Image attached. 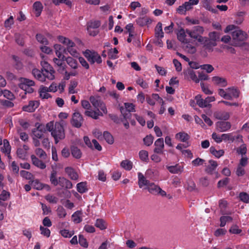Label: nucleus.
<instances>
[{
    "mask_svg": "<svg viewBox=\"0 0 249 249\" xmlns=\"http://www.w3.org/2000/svg\"><path fill=\"white\" fill-rule=\"evenodd\" d=\"M209 37H206V39L203 42V47L209 51H213V47L217 45L216 41L220 39V34L216 32H212L209 33Z\"/></svg>",
    "mask_w": 249,
    "mask_h": 249,
    "instance_id": "obj_4",
    "label": "nucleus"
},
{
    "mask_svg": "<svg viewBox=\"0 0 249 249\" xmlns=\"http://www.w3.org/2000/svg\"><path fill=\"white\" fill-rule=\"evenodd\" d=\"M46 128L48 131L51 132L55 143H57L65 137L63 126L60 122H57L54 124L53 122H50L46 124Z\"/></svg>",
    "mask_w": 249,
    "mask_h": 249,
    "instance_id": "obj_2",
    "label": "nucleus"
},
{
    "mask_svg": "<svg viewBox=\"0 0 249 249\" xmlns=\"http://www.w3.org/2000/svg\"><path fill=\"white\" fill-rule=\"evenodd\" d=\"M78 242L80 244V245L84 248H86L88 247V243L87 242V241L83 235L80 234L79 235Z\"/></svg>",
    "mask_w": 249,
    "mask_h": 249,
    "instance_id": "obj_53",
    "label": "nucleus"
},
{
    "mask_svg": "<svg viewBox=\"0 0 249 249\" xmlns=\"http://www.w3.org/2000/svg\"><path fill=\"white\" fill-rule=\"evenodd\" d=\"M32 184L34 188L36 190H42L45 189L47 191H50L51 190L50 186L46 184H43L40 182L38 180L36 179L32 182Z\"/></svg>",
    "mask_w": 249,
    "mask_h": 249,
    "instance_id": "obj_17",
    "label": "nucleus"
},
{
    "mask_svg": "<svg viewBox=\"0 0 249 249\" xmlns=\"http://www.w3.org/2000/svg\"><path fill=\"white\" fill-rule=\"evenodd\" d=\"M121 166L126 170H130L132 168L133 164L131 161L126 160L121 162Z\"/></svg>",
    "mask_w": 249,
    "mask_h": 249,
    "instance_id": "obj_45",
    "label": "nucleus"
},
{
    "mask_svg": "<svg viewBox=\"0 0 249 249\" xmlns=\"http://www.w3.org/2000/svg\"><path fill=\"white\" fill-rule=\"evenodd\" d=\"M118 53L117 48H114L111 49L108 52V57L111 59H116L117 58L116 54Z\"/></svg>",
    "mask_w": 249,
    "mask_h": 249,
    "instance_id": "obj_64",
    "label": "nucleus"
},
{
    "mask_svg": "<svg viewBox=\"0 0 249 249\" xmlns=\"http://www.w3.org/2000/svg\"><path fill=\"white\" fill-rule=\"evenodd\" d=\"M210 152L216 158H220L224 154L223 150H216L214 147H211L210 148Z\"/></svg>",
    "mask_w": 249,
    "mask_h": 249,
    "instance_id": "obj_42",
    "label": "nucleus"
},
{
    "mask_svg": "<svg viewBox=\"0 0 249 249\" xmlns=\"http://www.w3.org/2000/svg\"><path fill=\"white\" fill-rule=\"evenodd\" d=\"M36 128L33 131L34 136L36 138H41L47 130L46 125L36 124Z\"/></svg>",
    "mask_w": 249,
    "mask_h": 249,
    "instance_id": "obj_11",
    "label": "nucleus"
},
{
    "mask_svg": "<svg viewBox=\"0 0 249 249\" xmlns=\"http://www.w3.org/2000/svg\"><path fill=\"white\" fill-rule=\"evenodd\" d=\"M11 170L16 176H18L19 167L15 161H13L11 164Z\"/></svg>",
    "mask_w": 249,
    "mask_h": 249,
    "instance_id": "obj_60",
    "label": "nucleus"
},
{
    "mask_svg": "<svg viewBox=\"0 0 249 249\" xmlns=\"http://www.w3.org/2000/svg\"><path fill=\"white\" fill-rule=\"evenodd\" d=\"M39 105V103L37 101H31L28 105L24 106L22 107L24 111L32 112H34L37 108Z\"/></svg>",
    "mask_w": 249,
    "mask_h": 249,
    "instance_id": "obj_14",
    "label": "nucleus"
},
{
    "mask_svg": "<svg viewBox=\"0 0 249 249\" xmlns=\"http://www.w3.org/2000/svg\"><path fill=\"white\" fill-rule=\"evenodd\" d=\"M65 171L71 179L74 180L78 179V175L72 168L71 167H66Z\"/></svg>",
    "mask_w": 249,
    "mask_h": 249,
    "instance_id": "obj_24",
    "label": "nucleus"
},
{
    "mask_svg": "<svg viewBox=\"0 0 249 249\" xmlns=\"http://www.w3.org/2000/svg\"><path fill=\"white\" fill-rule=\"evenodd\" d=\"M175 138L181 142H186L189 139L190 137L185 132H180L176 134Z\"/></svg>",
    "mask_w": 249,
    "mask_h": 249,
    "instance_id": "obj_34",
    "label": "nucleus"
},
{
    "mask_svg": "<svg viewBox=\"0 0 249 249\" xmlns=\"http://www.w3.org/2000/svg\"><path fill=\"white\" fill-rule=\"evenodd\" d=\"M42 74L44 76V82L45 81L46 78L49 80L54 79V71L53 68L48 70H42Z\"/></svg>",
    "mask_w": 249,
    "mask_h": 249,
    "instance_id": "obj_23",
    "label": "nucleus"
},
{
    "mask_svg": "<svg viewBox=\"0 0 249 249\" xmlns=\"http://www.w3.org/2000/svg\"><path fill=\"white\" fill-rule=\"evenodd\" d=\"M227 95L229 96V98H227V100L237 98L239 97V91L234 87L229 88L227 89Z\"/></svg>",
    "mask_w": 249,
    "mask_h": 249,
    "instance_id": "obj_19",
    "label": "nucleus"
},
{
    "mask_svg": "<svg viewBox=\"0 0 249 249\" xmlns=\"http://www.w3.org/2000/svg\"><path fill=\"white\" fill-rule=\"evenodd\" d=\"M185 77L190 78L195 83H198L199 82V79H198L195 72L191 68H188L183 71Z\"/></svg>",
    "mask_w": 249,
    "mask_h": 249,
    "instance_id": "obj_16",
    "label": "nucleus"
},
{
    "mask_svg": "<svg viewBox=\"0 0 249 249\" xmlns=\"http://www.w3.org/2000/svg\"><path fill=\"white\" fill-rule=\"evenodd\" d=\"M81 106L83 108L86 109L84 114L95 120L99 118V116H102L103 113L98 109L95 110L91 109V107L89 101L87 100H82L81 102Z\"/></svg>",
    "mask_w": 249,
    "mask_h": 249,
    "instance_id": "obj_5",
    "label": "nucleus"
},
{
    "mask_svg": "<svg viewBox=\"0 0 249 249\" xmlns=\"http://www.w3.org/2000/svg\"><path fill=\"white\" fill-rule=\"evenodd\" d=\"M101 22L99 20L91 21L87 24V28L89 29H96L100 27Z\"/></svg>",
    "mask_w": 249,
    "mask_h": 249,
    "instance_id": "obj_44",
    "label": "nucleus"
},
{
    "mask_svg": "<svg viewBox=\"0 0 249 249\" xmlns=\"http://www.w3.org/2000/svg\"><path fill=\"white\" fill-rule=\"evenodd\" d=\"M219 206L222 214L223 215L231 214L230 211L228 210L227 202L226 201L223 200H220Z\"/></svg>",
    "mask_w": 249,
    "mask_h": 249,
    "instance_id": "obj_28",
    "label": "nucleus"
},
{
    "mask_svg": "<svg viewBox=\"0 0 249 249\" xmlns=\"http://www.w3.org/2000/svg\"><path fill=\"white\" fill-rule=\"evenodd\" d=\"M84 55L91 64L95 62L100 64L102 61L101 56L95 51L86 50L84 53Z\"/></svg>",
    "mask_w": 249,
    "mask_h": 249,
    "instance_id": "obj_8",
    "label": "nucleus"
},
{
    "mask_svg": "<svg viewBox=\"0 0 249 249\" xmlns=\"http://www.w3.org/2000/svg\"><path fill=\"white\" fill-rule=\"evenodd\" d=\"M57 172L55 169H53L50 176V181L52 184L54 186L59 184V178H57Z\"/></svg>",
    "mask_w": 249,
    "mask_h": 249,
    "instance_id": "obj_25",
    "label": "nucleus"
},
{
    "mask_svg": "<svg viewBox=\"0 0 249 249\" xmlns=\"http://www.w3.org/2000/svg\"><path fill=\"white\" fill-rule=\"evenodd\" d=\"M240 199L245 202V203H249V195L245 192H242L240 193L239 196Z\"/></svg>",
    "mask_w": 249,
    "mask_h": 249,
    "instance_id": "obj_54",
    "label": "nucleus"
},
{
    "mask_svg": "<svg viewBox=\"0 0 249 249\" xmlns=\"http://www.w3.org/2000/svg\"><path fill=\"white\" fill-rule=\"evenodd\" d=\"M186 30L181 29L177 34L178 39L183 43H187L188 42L187 39L186 38Z\"/></svg>",
    "mask_w": 249,
    "mask_h": 249,
    "instance_id": "obj_33",
    "label": "nucleus"
},
{
    "mask_svg": "<svg viewBox=\"0 0 249 249\" xmlns=\"http://www.w3.org/2000/svg\"><path fill=\"white\" fill-rule=\"evenodd\" d=\"M37 40L41 44L43 45H48V41L43 35L38 34L36 35Z\"/></svg>",
    "mask_w": 249,
    "mask_h": 249,
    "instance_id": "obj_50",
    "label": "nucleus"
},
{
    "mask_svg": "<svg viewBox=\"0 0 249 249\" xmlns=\"http://www.w3.org/2000/svg\"><path fill=\"white\" fill-rule=\"evenodd\" d=\"M1 151L2 153H4L5 155H7L9 159H11L10 156L11 146L7 140L4 139L3 140V146L1 147Z\"/></svg>",
    "mask_w": 249,
    "mask_h": 249,
    "instance_id": "obj_21",
    "label": "nucleus"
},
{
    "mask_svg": "<svg viewBox=\"0 0 249 249\" xmlns=\"http://www.w3.org/2000/svg\"><path fill=\"white\" fill-rule=\"evenodd\" d=\"M33 9L36 16L38 17L40 15L43 9L42 4L39 1H36L33 4Z\"/></svg>",
    "mask_w": 249,
    "mask_h": 249,
    "instance_id": "obj_35",
    "label": "nucleus"
},
{
    "mask_svg": "<svg viewBox=\"0 0 249 249\" xmlns=\"http://www.w3.org/2000/svg\"><path fill=\"white\" fill-rule=\"evenodd\" d=\"M214 116L217 119L227 120L230 118V113L224 111H216L214 113Z\"/></svg>",
    "mask_w": 249,
    "mask_h": 249,
    "instance_id": "obj_26",
    "label": "nucleus"
},
{
    "mask_svg": "<svg viewBox=\"0 0 249 249\" xmlns=\"http://www.w3.org/2000/svg\"><path fill=\"white\" fill-rule=\"evenodd\" d=\"M150 183V181L146 179L142 173H138V184L140 188L144 186L147 187Z\"/></svg>",
    "mask_w": 249,
    "mask_h": 249,
    "instance_id": "obj_27",
    "label": "nucleus"
},
{
    "mask_svg": "<svg viewBox=\"0 0 249 249\" xmlns=\"http://www.w3.org/2000/svg\"><path fill=\"white\" fill-rule=\"evenodd\" d=\"M216 129L220 132H225L231 127V124L229 122L220 121L216 123Z\"/></svg>",
    "mask_w": 249,
    "mask_h": 249,
    "instance_id": "obj_13",
    "label": "nucleus"
},
{
    "mask_svg": "<svg viewBox=\"0 0 249 249\" xmlns=\"http://www.w3.org/2000/svg\"><path fill=\"white\" fill-rule=\"evenodd\" d=\"M20 175L22 178L26 179H31L33 177V175L31 173L24 170H21L20 172Z\"/></svg>",
    "mask_w": 249,
    "mask_h": 249,
    "instance_id": "obj_62",
    "label": "nucleus"
},
{
    "mask_svg": "<svg viewBox=\"0 0 249 249\" xmlns=\"http://www.w3.org/2000/svg\"><path fill=\"white\" fill-rule=\"evenodd\" d=\"M35 153L41 159L45 160L47 158V154L46 152L41 148H36L35 150Z\"/></svg>",
    "mask_w": 249,
    "mask_h": 249,
    "instance_id": "obj_47",
    "label": "nucleus"
},
{
    "mask_svg": "<svg viewBox=\"0 0 249 249\" xmlns=\"http://www.w3.org/2000/svg\"><path fill=\"white\" fill-rule=\"evenodd\" d=\"M155 36L158 38H162L163 37V32L162 28V23L158 22L155 28Z\"/></svg>",
    "mask_w": 249,
    "mask_h": 249,
    "instance_id": "obj_36",
    "label": "nucleus"
},
{
    "mask_svg": "<svg viewBox=\"0 0 249 249\" xmlns=\"http://www.w3.org/2000/svg\"><path fill=\"white\" fill-rule=\"evenodd\" d=\"M71 153L72 156L76 159L80 158L82 155L81 150L75 146L71 147Z\"/></svg>",
    "mask_w": 249,
    "mask_h": 249,
    "instance_id": "obj_41",
    "label": "nucleus"
},
{
    "mask_svg": "<svg viewBox=\"0 0 249 249\" xmlns=\"http://www.w3.org/2000/svg\"><path fill=\"white\" fill-rule=\"evenodd\" d=\"M77 82L75 81H71L69 88V92L71 94H73L75 93L74 89L77 86Z\"/></svg>",
    "mask_w": 249,
    "mask_h": 249,
    "instance_id": "obj_56",
    "label": "nucleus"
},
{
    "mask_svg": "<svg viewBox=\"0 0 249 249\" xmlns=\"http://www.w3.org/2000/svg\"><path fill=\"white\" fill-rule=\"evenodd\" d=\"M149 193L153 195H157L158 190H160V187L156 185L154 183L150 182L146 187Z\"/></svg>",
    "mask_w": 249,
    "mask_h": 249,
    "instance_id": "obj_39",
    "label": "nucleus"
},
{
    "mask_svg": "<svg viewBox=\"0 0 249 249\" xmlns=\"http://www.w3.org/2000/svg\"><path fill=\"white\" fill-rule=\"evenodd\" d=\"M76 187L77 191L81 194L84 193L88 190L86 182H81L78 183Z\"/></svg>",
    "mask_w": 249,
    "mask_h": 249,
    "instance_id": "obj_43",
    "label": "nucleus"
},
{
    "mask_svg": "<svg viewBox=\"0 0 249 249\" xmlns=\"http://www.w3.org/2000/svg\"><path fill=\"white\" fill-rule=\"evenodd\" d=\"M167 169L172 174H180L183 171V166L176 164L173 166H167Z\"/></svg>",
    "mask_w": 249,
    "mask_h": 249,
    "instance_id": "obj_18",
    "label": "nucleus"
},
{
    "mask_svg": "<svg viewBox=\"0 0 249 249\" xmlns=\"http://www.w3.org/2000/svg\"><path fill=\"white\" fill-rule=\"evenodd\" d=\"M95 226L101 230H105L107 228V224L103 219H97Z\"/></svg>",
    "mask_w": 249,
    "mask_h": 249,
    "instance_id": "obj_37",
    "label": "nucleus"
},
{
    "mask_svg": "<svg viewBox=\"0 0 249 249\" xmlns=\"http://www.w3.org/2000/svg\"><path fill=\"white\" fill-rule=\"evenodd\" d=\"M59 185L61 186L65 187L67 189H71L72 187V183L70 180L67 179L65 178L62 177H59Z\"/></svg>",
    "mask_w": 249,
    "mask_h": 249,
    "instance_id": "obj_31",
    "label": "nucleus"
},
{
    "mask_svg": "<svg viewBox=\"0 0 249 249\" xmlns=\"http://www.w3.org/2000/svg\"><path fill=\"white\" fill-rule=\"evenodd\" d=\"M71 55L74 57H78L79 53L77 51L75 45L74 47L68 48L66 50Z\"/></svg>",
    "mask_w": 249,
    "mask_h": 249,
    "instance_id": "obj_59",
    "label": "nucleus"
},
{
    "mask_svg": "<svg viewBox=\"0 0 249 249\" xmlns=\"http://www.w3.org/2000/svg\"><path fill=\"white\" fill-rule=\"evenodd\" d=\"M67 63L72 69H75L77 68V61L71 57H68L65 58Z\"/></svg>",
    "mask_w": 249,
    "mask_h": 249,
    "instance_id": "obj_40",
    "label": "nucleus"
},
{
    "mask_svg": "<svg viewBox=\"0 0 249 249\" xmlns=\"http://www.w3.org/2000/svg\"><path fill=\"white\" fill-rule=\"evenodd\" d=\"M21 83L19 85H24V86L28 85L29 86H34L35 85V82L32 80H30L27 78H23L21 79Z\"/></svg>",
    "mask_w": 249,
    "mask_h": 249,
    "instance_id": "obj_51",
    "label": "nucleus"
},
{
    "mask_svg": "<svg viewBox=\"0 0 249 249\" xmlns=\"http://www.w3.org/2000/svg\"><path fill=\"white\" fill-rule=\"evenodd\" d=\"M222 141H234V139L231 133L223 134L221 135Z\"/></svg>",
    "mask_w": 249,
    "mask_h": 249,
    "instance_id": "obj_63",
    "label": "nucleus"
},
{
    "mask_svg": "<svg viewBox=\"0 0 249 249\" xmlns=\"http://www.w3.org/2000/svg\"><path fill=\"white\" fill-rule=\"evenodd\" d=\"M89 101L96 109H100L104 113L107 114V108L99 96H91L89 97Z\"/></svg>",
    "mask_w": 249,
    "mask_h": 249,
    "instance_id": "obj_7",
    "label": "nucleus"
},
{
    "mask_svg": "<svg viewBox=\"0 0 249 249\" xmlns=\"http://www.w3.org/2000/svg\"><path fill=\"white\" fill-rule=\"evenodd\" d=\"M32 74L37 80L41 82H44V76L42 74V71H41L38 69H34L32 71Z\"/></svg>",
    "mask_w": 249,
    "mask_h": 249,
    "instance_id": "obj_38",
    "label": "nucleus"
},
{
    "mask_svg": "<svg viewBox=\"0 0 249 249\" xmlns=\"http://www.w3.org/2000/svg\"><path fill=\"white\" fill-rule=\"evenodd\" d=\"M31 159L33 164L35 166H36L37 167L41 169H44L46 168V165L45 164V163H44L42 160L38 159L35 155H31Z\"/></svg>",
    "mask_w": 249,
    "mask_h": 249,
    "instance_id": "obj_22",
    "label": "nucleus"
},
{
    "mask_svg": "<svg viewBox=\"0 0 249 249\" xmlns=\"http://www.w3.org/2000/svg\"><path fill=\"white\" fill-rule=\"evenodd\" d=\"M58 39L60 42L62 43L66 46V50L68 49V48L74 47L75 45L72 40L63 36H58Z\"/></svg>",
    "mask_w": 249,
    "mask_h": 249,
    "instance_id": "obj_20",
    "label": "nucleus"
},
{
    "mask_svg": "<svg viewBox=\"0 0 249 249\" xmlns=\"http://www.w3.org/2000/svg\"><path fill=\"white\" fill-rule=\"evenodd\" d=\"M186 44H187L184 47L185 51L191 54H193L196 52V49L195 47L188 43Z\"/></svg>",
    "mask_w": 249,
    "mask_h": 249,
    "instance_id": "obj_49",
    "label": "nucleus"
},
{
    "mask_svg": "<svg viewBox=\"0 0 249 249\" xmlns=\"http://www.w3.org/2000/svg\"><path fill=\"white\" fill-rule=\"evenodd\" d=\"M136 22L139 25L143 26L150 24L152 22V20L149 18L145 16L138 18L136 20Z\"/></svg>",
    "mask_w": 249,
    "mask_h": 249,
    "instance_id": "obj_30",
    "label": "nucleus"
},
{
    "mask_svg": "<svg viewBox=\"0 0 249 249\" xmlns=\"http://www.w3.org/2000/svg\"><path fill=\"white\" fill-rule=\"evenodd\" d=\"M200 68L202 70L206 71L207 73H211L214 70V68L210 64L202 65L200 66Z\"/></svg>",
    "mask_w": 249,
    "mask_h": 249,
    "instance_id": "obj_58",
    "label": "nucleus"
},
{
    "mask_svg": "<svg viewBox=\"0 0 249 249\" xmlns=\"http://www.w3.org/2000/svg\"><path fill=\"white\" fill-rule=\"evenodd\" d=\"M212 81L214 84L218 85L222 87H225L227 85L225 79L218 76L213 77L212 78Z\"/></svg>",
    "mask_w": 249,
    "mask_h": 249,
    "instance_id": "obj_32",
    "label": "nucleus"
},
{
    "mask_svg": "<svg viewBox=\"0 0 249 249\" xmlns=\"http://www.w3.org/2000/svg\"><path fill=\"white\" fill-rule=\"evenodd\" d=\"M120 109L121 114L123 117V120H127L131 117V114L130 112L127 111L124 107H121Z\"/></svg>",
    "mask_w": 249,
    "mask_h": 249,
    "instance_id": "obj_48",
    "label": "nucleus"
},
{
    "mask_svg": "<svg viewBox=\"0 0 249 249\" xmlns=\"http://www.w3.org/2000/svg\"><path fill=\"white\" fill-rule=\"evenodd\" d=\"M2 94L7 99L12 100L15 98L14 94L9 90L5 89L3 91Z\"/></svg>",
    "mask_w": 249,
    "mask_h": 249,
    "instance_id": "obj_61",
    "label": "nucleus"
},
{
    "mask_svg": "<svg viewBox=\"0 0 249 249\" xmlns=\"http://www.w3.org/2000/svg\"><path fill=\"white\" fill-rule=\"evenodd\" d=\"M49 91L48 89V88L43 86H40L39 92V96L40 98L42 99H48L49 98L51 97V95L48 93Z\"/></svg>",
    "mask_w": 249,
    "mask_h": 249,
    "instance_id": "obj_29",
    "label": "nucleus"
},
{
    "mask_svg": "<svg viewBox=\"0 0 249 249\" xmlns=\"http://www.w3.org/2000/svg\"><path fill=\"white\" fill-rule=\"evenodd\" d=\"M139 154L140 158L142 160L146 161L148 160V153L147 151L142 150L139 152Z\"/></svg>",
    "mask_w": 249,
    "mask_h": 249,
    "instance_id": "obj_52",
    "label": "nucleus"
},
{
    "mask_svg": "<svg viewBox=\"0 0 249 249\" xmlns=\"http://www.w3.org/2000/svg\"><path fill=\"white\" fill-rule=\"evenodd\" d=\"M83 122V119L81 114L79 112H75L73 113L72 120L71 121V124L75 127H80Z\"/></svg>",
    "mask_w": 249,
    "mask_h": 249,
    "instance_id": "obj_12",
    "label": "nucleus"
},
{
    "mask_svg": "<svg viewBox=\"0 0 249 249\" xmlns=\"http://www.w3.org/2000/svg\"><path fill=\"white\" fill-rule=\"evenodd\" d=\"M143 142L145 145L146 146H150L152 144L153 142L154 138L151 135H147L144 138H143Z\"/></svg>",
    "mask_w": 249,
    "mask_h": 249,
    "instance_id": "obj_55",
    "label": "nucleus"
},
{
    "mask_svg": "<svg viewBox=\"0 0 249 249\" xmlns=\"http://www.w3.org/2000/svg\"><path fill=\"white\" fill-rule=\"evenodd\" d=\"M209 164L206 167L205 171L209 174H215L216 177L218 178L219 174L216 171L218 164L216 161L213 160H210L209 161Z\"/></svg>",
    "mask_w": 249,
    "mask_h": 249,
    "instance_id": "obj_10",
    "label": "nucleus"
},
{
    "mask_svg": "<svg viewBox=\"0 0 249 249\" xmlns=\"http://www.w3.org/2000/svg\"><path fill=\"white\" fill-rule=\"evenodd\" d=\"M196 100L197 105L200 107H206L211 106L210 103L215 101V98L213 96L207 97L205 100L201 98L200 95H197L196 96Z\"/></svg>",
    "mask_w": 249,
    "mask_h": 249,
    "instance_id": "obj_9",
    "label": "nucleus"
},
{
    "mask_svg": "<svg viewBox=\"0 0 249 249\" xmlns=\"http://www.w3.org/2000/svg\"><path fill=\"white\" fill-rule=\"evenodd\" d=\"M154 145L155 146V148L154 149L155 153L157 154L163 153V150L164 147L163 138H159L157 139L155 141Z\"/></svg>",
    "mask_w": 249,
    "mask_h": 249,
    "instance_id": "obj_15",
    "label": "nucleus"
},
{
    "mask_svg": "<svg viewBox=\"0 0 249 249\" xmlns=\"http://www.w3.org/2000/svg\"><path fill=\"white\" fill-rule=\"evenodd\" d=\"M92 134L97 139L99 140H103V135L102 134V132L99 129L96 128L93 129L92 131Z\"/></svg>",
    "mask_w": 249,
    "mask_h": 249,
    "instance_id": "obj_57",
    "label": "nucleus"
},
{
    "mask_svg": "<svg viewBox=\"0 0 249 249\" xmlns=\"http://www.w3.org/2000/svg\"><path fill=\"white\" fill-rule=\"evenodd\" d=\"M103 139H104L106 142L110 144H112L114 142V139L112 136L107 131L104 132Z\"/></svg>",
    "mask_w": 249,
    "mask_h": 249,
    "instance_id": "obj_46",
    "label": "nucleus"
},
{
    "mask_svg": "<svg viewBox=\"0 0 249 249\" xmlns=\"http://www.w3.org/2000/svg\"><path fill=\"white\" fill-rule=\"evenodd\" d=\"M199 0H189L182 5L179 6L176 9V12L179 15H185L186 11H190L193 8V6L197 5Z\"/></svg>",
    "mask_w": 249,
    "mask_h": 249,
    "instance_id": "obj_6",
    "label": "nucleus"
},
{
    "mask_svg": "<svg viewBox=\"0 0 249 249\" xmlns=\"http://www.w3.org/2000/svg\"><path fill=\"white\" fill-rule=\"evenodd\" d=\"M231 32L232 43L231 44L235 47H238L243 44L248 38L247 34L239 29L238 27L234 25H229L224 30L225 33Z\"/></svg>",
    "mask_w": 249,
    "mask_h": 249,
    "instance_id": "obj_1",
    "label": "nucleus"
},
{
    "mask_svg": "<svg viewBox=\"0 0 249 249\" xmlns=\"http://www.w3.org/2000/svg\"><path fill=\"white\" fill-rule=\"evenodd\" d=\"M186 32L191 38L197 40L198 42L203 45V42L206 39L205 36H202L204 32L203 27L199 25L196 26L191 30L186 29Z\"/></svg>",
    "mask_w": 249,
    "mask_h": 249,
    "instance_id": "obj_3",
    "label": "nucleus"
}]
</instances>
